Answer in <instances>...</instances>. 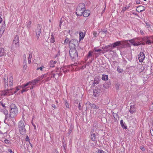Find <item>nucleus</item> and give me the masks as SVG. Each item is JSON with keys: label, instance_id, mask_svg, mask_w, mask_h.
I'll use <instances>...</instances> for the list:
<instances>
[{"label": "nucleus", "instance_id": "nucleus-1", "mask_svg": "<svg viewBox=\"0 0 153 153\" xmlns=\"http://www.w3.org/2000/svg\"><path fill=\"white\" fill-rule=\"evenodd\" d=\"M85 9V4L83 3H79L78 5L76 10V13L78 16H81L82 15L83 11Z\"/></svg>", "mask_w": 153, "mask_h": 153}, {"label": "nucleus", "instance_id": "nucleus-2", "mask_svg": "<svg viewBox=\"0 0 153 153\" xmlns=\"http://www.w3.org/2000/svg\"><path fill=\"white\" fill-rule=\"evenodd\" d=\"M10 117L13 118L16 116L18 113V110L15 105L12 104L10 105Z\"/></svg>", "mask_w": 153, "mask_h": 153}, {"label": "nucleus", "instance_id": "nucleus-3", "mask_svg": "<svg viewBox=\"0 0 153 153\" xmlns=\"http://www.w3.org/2000/svg\"><path fill=\"white\" fill-rule=\"evenodd\" d=\"M18 127L20 133L24 135L25 134L26 130L25 127V124L23 121H20L18 124Z\"/></svg>", "mask_w": 153, "mask_h": 153}, {"label": "nucleus", "instance_id": "nucleus-4", "mask_svg": "<svg viewBox=\"0 0 153 153\" xmlns=\"http://www.w3.org/2000/svg\"><path fill=\"white\" fill-rule=\"evenodd\" d=\"M69 53L70 56L72 60L73 61H75L76 58L78 57L77 52L76 48H71Z\"/></svg>", "mask_w": 153, "mask_h": 153}, {"label": "nucleus", "instance_id": "nucleus-5", "mask_svg": "<svg viewBox=\"0 0 153 153\" xmlns=\"http://www.w3.org/2000/svg\"><path fill=\"white\" fill-rule=\"evenodd\" d=\"M78 45V43L77 40L73 39H71L69 42V48H75V47L76 45Z\"/></svg>", "mask_w": 153, "mask_h": 153}, {"label": "nucleus", "instance_id": "nucleus-6", "mask_svg": "<svg viewBox=\"0 0 153 153\" xmlns=\"http://www.w3.org/2000/svg\"><path fill=\"white\" fill-rule=\"evenodd\" d=\"M128 40H125L123 41H120L121 43L120 45L123 48H125L130 47V45L128 43Z\"/></svg>", "mask_w": 153, "mask_h": 153}, {"label": "nucleus", "instance_id": "nucleus-7", "mask_svg": "<svg viewBox=\"0 0 153 153\" xmlns=\"http://www.w3.org/2000/svg\"><path fill=\"white\" fill-rule=\"evenodd\" d=\"M101 79L100 77L99 76H96L94 78L93 82V83L92 85V86L94 87L95 85H97L99 83Z\"/></svg>", "mask_w": 153, "mask_h": 153}, {"label": "nucleus", "instance_id": "nucleus-8", "mask_svg": "<svg viewBox=\"0 0 153 153\" xmlns=\"http://www.w3.org/2000/svg\"><path fill=\"white\" fill-rule=\"evenodd\" d=\"M37 29L36 30V36L38 39L39 37L40 34L41 33V29L42 27L39 24H38L37 25Z\"/></svg>", "mask_w": 153, "mask_h": 153}, {"label": "nucleus", "instance_id": "nucleus-9", "mask_svg": "<svg viewBox=\"0 0 153 153\" xmlns=\"http://www.w3.org/2000/svg\"><path fill=\"white\" fill-rule=\"evenodd\" d=\"M100 91L99 89L97 88L94 90L93 95L96 97H98L100 94Z\"/></svg>", "mask_w": 153, "mask_h": 153}, {"label": "nucleus", "instance_id": "nucleus-10", "mask_svg": "<svg viewBox=\"0 0 153 153\" xmlns=\"http://www.w3.org/2000/svg\"><path fill=\"white\" fill-rule=\"evenodd\" d=\"M138 59L139 61L142 62L145 58V55L143 52H141L138 55Z\"/></svg>", "mask_w": 153, "mask_h": 153}, {"label": "nucleus", "instance_id": "nucleus-11", "mask_svg": "<svg viewBox=\"0 0 153 153\" xmlns=\"http://www.w3.org/2000/svg\"><path fill=\"white\" fill-rule=\"evenodd\" d=\"M137 8L136 10L138 13L144 11L145 10V7L141 5H140L137 7Z\"/></svg>", "mask_w": 153, "mask_h": 153}, {"label": "nucleus", "instance_id": "nucleus-12", "mask_svg": "<svg viewBox=\"0 0 153 153\" xmlns=\"http://www.w3.org/2000/svg\"><path fill=\"white\" fill-rule=\"evenodd\" d=\"M4 83L5 86V88H7L8 87V79L7 77H6V76H4Z\"/></svg>", "mask_w": 153, "mask_h": 153}, {"label": "nucleus", "instance_id": "nucleus-13", "mask_svg": "<svg viewBox=\"0 0 153 153\" xmlns=\"http://www.w3.org/2000/svg\"><path fill=\"white\" fill-rule=\"evenodd\" d=\"M129 42H130L132 45L134 46H137L140 45L141 43L140 42H135V41L134 39H131L128 40Z\"/></svg>", "mask_w": 153, "mask_h": 153}, {"label": "nucleus", "instance_id": "nucleus-14", "mask_svg": "<svg viewBox=\"0 0 153 153\" xmlns=\"http://www.w3.org/2000/svg\"><path fill=\"white\" fill-rule=\"evenodd\" d=\"M142 40L145 42H146V44L148 45L151 44V42L149 40V38L148 37H144L142 38Z\"/></svg>", "mask_w": 153, "mask_h": 153}, {"label": "nucleus", "instance_id": "nucleus-15", "mask_svg": "<svg viewBox=\"0 0 153 153\" xmlns=\"http://www.w3.org/2000/svg\"><path fill=\"white\" fill-rule=\"evenodd\" d=\"M19 36L16 35L14 37L13 44L17 45H19Z\"/></svg>", "mask_w": 153, "mask_h": 153}, {"label": "nucleus", "instance_id": "nucleus-16", "mask_svg": "<svg viewBox=\"0 0 153 153\" xmlns=\"http://www.w3.org/2000/svg\"><path fill=\"white\" fill-rule=\"evenodd\" d=\"M19 45H15L12 44L11 47V49L12 52H13L15 50L19 48Z\"/></svg>", "mask_w": 153, "mask_h": 153}, {"label": "nucleus", "instance_id": "nucleus-17", "mask_svg": "<svg viewBox=\"0 0 153 153\" xmlns=\"http://www.w3.org/2000/svg\"><path fill=\"white\" fill-rule=\"evenodd\" d=\"M90 13V12L89 10H85V11H83V13L82 15L84 16V17H86L88 16Z\"/></svg>", "mask_w": 153, "mask_h": 153}, {"label": "nucleus", "instance_id": "nucleus-18", "mask_svg": "<svg viewBox=\"0 0 153 153\" xmlns=\"http://www.w3.org/2000/svg\"><path fill=\"white\" fill-rule=\"evenodd\" d=\"M129 111L131 114H133L134 112H136L135 108L134 105H131Z\"/></svg>", "mask_w": 153, "mask_h": 153}, {"label": "nucleus", "instance_id": "nucleus-19", "mask_svg": "<svg viewBox=\"0 0 153 153\" xmlns=\"http://www.w3.org/2000/svg\"><path fill=\"white\" fill-rule=\"evenodd\" d=\"M121 43V42L120 41H117L111 44L112 45L113 48H114L117 46L120 45Z\"/></svg>", "mask_w": 153, "mask_h": 153}, {"label": "nucleus", "instance_id": "nucleus-20", "mask_svg": "<svg viewBox=\"0 0 153 153\" xmlns=\"http://www.w3.org/2000/svg\"><path fill=\"white\" fill-rule=\"evenodd\" d=\"M5 53L4 48H0V57L5 55Z\"/></svg>", "mask_w": 153, "mask_h": 153}, {"label": "nucleus", "instance_id": "nucleus-21", "mask_svg": "<svg viewBox=\"0 0 153 153\" xmlns=\"http://www.w3.org/2000/svg\"><path fill=\"white\" fill-rule=\"evenodd\" d=\"M90 139L92 141H94L96 140V135L94 133H91Z\"/></svg>", "mask_w": 153, "mask_h": 153}, {"label": "nucleus", "instance_id": "nucleus-22", "mask_svg": "<svg viewBox=\"0 0 153 153\" xmlns=\"http://www.w3.org/2000/svg\"><path fill=\"white\" fill-rule=\"evenodd\" d=\"M89 105H90V107L91 108L93 109H97L99 108V107L98 106L94 104H91V103H90Z\"/></svg>", "mask_w": 153, "mask_h": 153}, {"label": "nucleus", "instance_id": "nucleus-23", "mask_svg": "<svg viewBox=\"0 0 153 153\" xmlns=\"http://www.w3.org/2000/svg\"><path fill=\"white\" fill-rule=\"evenodd\" d=\"M120 124L122 127L124 129H126L127 126L125 125V123H123V121L122 120H121L120 121Z\"/></svg>", "mask_w": 153, "mask_h": 153}, {"label": "nucleus", "instance_id": "nucleus-24", "mask_svg": "<svg viewBox=\"0 0 153 153\" xmlns=\"http://www.w3.org/2000/svg\"><path fill=\"white\" fill-rule=\"evenodd\" d=\"M41 80V79L39 77H37L36 79H34L33 80H32L31 82L32 83H37L38 81Z\"/></svg>", "mask_w": 153, "mask_h": 153}, {"label": "nucleus", "instance_id": "nucleus-25", "mask_svg": "<svg viewBox=\"0 0 153 153\" xmlns=\"http://www.w3.org/2000/svg\"><path fill=\"white\" fill-rule=\"evenodd\" d=\"M5 94H4V96H8L10 95V91H9L10 90H9V89H8V88H6V89L5 88Z\"/></svg>", "mask_w": 153, "mask_h": 153}, {"label": "nucleus", "instance_id": "nucleus-26", "mask_svg": "<svg viewBox=\"0 0 153 153\" xmlns=\"http://www.w3.org/2000/svg\"><path fill=\"white\" fill-rule=\"evenodd\" d=\"M107 47H108V48H107V50L106 51L111 52L113 48L111 44H110L109 45H108Z\"/></svg>", "mask_w": 153, "mask_h": 153}, {"label": "nucleus", "instance_id": "nucleus-27", "mask_svg": "<svg viewBox=\"0 0 153 153\" xmlns=\"http://www.w3.org/2000/svg\"><path fill=\"white\" fill-rule=\"evenodd\" d=\"M79 42L80 41L81 39H83L85 36L83 32H81L79 34Z\"/></svg>", "mask_w": 153, "mask_h": 153}, {"label": "nucleus", "instance_id": "nucleus-28", "mask_svg": "<svg viewBox=\"0 0 153 153\" xmlns=\"http://www.w3.org/2000/svg\"><path fill=\"white\" fill-rule=\"evenodd\" d=\"M31 83H32L31 81L29 82L26 83V84L22 85V88H25L27 86H28L29 85H31Z\"/></svg>", "mask_w": 153, "mask_h": 153}, {"label": "nucleus", "instance_id": "nucleus-29", "mask_svg": "<svg viewBox=\"0 0 153 153\" xmlns=\"http://www.w3.org/2000/svg\"><path fill=\"white\" fill-rule=\"evenodd\" d=\"M102 80L105 81L107 80L108 79V76L107 75H102Z\"/></svg>", "mask_w": 153, "mask_h": 153}, {"label": "nucleus", "instance_id": "nucleus-30", "mask_svg": "<svg viewBox=\"0 0 153 153\" xmlns=\"http://www.w3.org/2000/svg\"><path fill=\"white\" fill-rule=\"evenodd\" d=\"M10 117V114H8L7 115H5V120H4V122L5 123V121L6 120H9V119Z\"/></svg>", "mask_w": 153, "mask_h": 153}, {"label": "nucleus", "instance_id": "nucleus-31", "mask_svg": "<svg viewBox=\"0 0 153 153\" xmlns=\"http://www.w3.org/2000/svg\"><path fill=\"white\" fill-rule=\"evenodd\" d=\"M55 42L54 37L53 35H52L51 38V42L53 43Z\"/></svg>", "mask_w": 153, "mask_h": 153}, {"label": "nucleus", "instance_id": "nucleus-32", "mask_svg": "<svg viewBox=\"0 0 153 153\" xmlns=\"http://www.w3.org/2000/svg\"><path fill=\"white\" fill-rule=\"evenodd\" d=\"M32 57V55L31 53H29V56L28 58V63L29 64H30L31 63V59Z\"/></svg>", "mask_w": 153, "mask_h": 153}, {"label": "nucleus", "instance_id": "nucleus-33", "mask_svg": "<svg viewBox=\"0 0 153 153\" xmlns=\"http://www.w3.org/2000/svg\"><path fill=\"white\" fill-rule=\"evenodd\" d=\"M48 73H47L46 74H43L41 76H39V77L41 79V80L43 78L45 77H47V75H48Z\"/></svg>", "mask_w": 153, "mask_h": 153}, {"label": "nucleus", "instance_id": "nucleus-34", "mask_svg": "<svg viewBox=\"0 0 153 153\" xmlns=\"http://www.w3.org/2000/svg\"><path fill=\"white\" fill-rule=\"evenodd\" d=\"M29 88V87H27L26 88L25 87V88H22V90L21 91V93H23V92H24L26 91H27L28 90V88Z\"/></svg>", "mask_w": 153, "mask_h": 153}, {"label": "nucleus", "instance_id": "nucleus-35", "mask_svg": "<svg viewBox=\"0 0 153 153\" xmlns=\"http://www.w3.org/2000/svg\"><path fill=\"white\" fill-rule=\"evenodd\" d=\"M31 22L30 21H29L26 23L27 27L28 28H30L31 26Z\"/></svg>", "mask_w": 153, "mask_h": 153}, {"label": "nucleus", "instance_id": "nucleus-36", "mask_svg": "<svg viewBox=\"0 0 153 153\" xmlns=\"http://www.w3.org/2000/svg\"><path fill=\"white\" fill-rule=\"evenodd\" d=\"M92 53L93 52L91 51H89L87 55V59L92 56Z\"/></svg>", "mask_w": 153, "mask_h": 153}, {"label": "nucleus", "instance_id": "nucleus-37", "mask_svg": "<svg viewBox=\"0 0 153 153\" xmlns=\"http://www.w3.org/2000/svg\"><path fill=\"white\" fill-rule=\"evenodd\" d=\"M65 106L66 108H69V104L67 102V100H65Z\"/></svg>", "mask_w": 153, "mask_h": 153}, {"label": "nucleus", "instance_id": "nucleus-38", "mask_svg": "<svg viewBox=\"0 0 153 153\" xmlns=\"http://www.w3.org/2000/svg\"><path fill=\"white\" fill-rule=\"evenodd\" d=\"M69 39L68 38H66L65 40L64 41V43L65 44H66L69 43Z\"/></svg>", "mask_w": 153, "mask_h": 153}, {"label": "nucleus", "instance_id": "nucleus-39", "mask_svg": "<svg viewBox=\"0 0 153 153\" xmlns=\"http://www.w3.org/2000/svg\"><path fill=\"white\" fill-rule=\"evenodd\" d=\"M0 104L1 105L4 109H5L6 108V106H5V104L3 103L2 101H0Z\"/></svg>", "mask_w": 153, "mask_h": 153}, {"label": "nucleus", "instance_id": "nucleus-40", "mask_svg": "<svg viewBox=\"0 0 153 153\" xmlns=\"http://www.w3.org/2000/svg\"><path fill=\"white\" fill-rule=\"evenodd\" d=\"M117 71L119 73H121L123 71V69L120 68L119 67H118L117 69Z\"/></svg>", "mask_w": 153, "mask_h": 153}, {"label": "nucleus", "instance_id": "nucleus-41", "mask_svg": "<svg viewBox=\"0 0 153 153\" xmlns=\"http://www.w3.org/2000/svg\"><path fill=\"white\" fill-rule=\"evenodd\" d=\"M145 23L146 24V26L148 28H149L150 27V25L149 24V22H145Z\"/></svg>", "mask_w": 153, "mask_h": 153}, {"label": "nucleus", "instance_id": "nucleus-42", "mask_svg": "<svg viewBox=\"0 0 153 153\" xmlns=\"http://www.w3.org/2000/svg\"><path fill=\"white\" fill-rule=\"evenodd\" d=\"M15 89H14V88H12V89H9L10 91H10V95H12L13 94H14L13 93V90H15Z\"/></svg>", "mask_w": 153, "mask_h": 153}, {"label": "nucleus", "instance_id": "nucleus-43", "mask_svg": "<svg viewBox=\"0 0 153 153\" xmlns=\"http://www.w3.org/2000/svg\"><path fill=\"white\" fill-rule=\"evenodd\" d=\"M9 85L10 87H11L13 85V81H10L9 82Z\"/></svg>", "mask_w": 153, "mask_h": 153}, {"label": "nucleus", "instance_id": "nucleus-44", "mask_svg": "<svg viewBox=\"0 0 153 153\" xmlns=\"http://www.w3.org/2000/svg\"><path fill=\"white\" fill-rule=\"evenodd\" d=\"M25 141H27V142H30V139L29 138L28 136L27 135H26V138H25Z\"/></svg>", "mask_w": 153, "mask_h": 153}, {"label": "nucleus", "instance_id": "nucleus-45", "mask_svg": "<svg viewBox=\"0 0 153 153\" xmlns=\"http://www.w3.org/2000/svg\"><path fill=\"white\" fill-rule=\"evenodd\" d=\"M129 7V6H128L127 7H123V8L122 10V11H125L126 9H128Z\"/></svg>", "mask_w": 153, "mask_h": 153}, {"label": "nucleus", "instance_id": "nucleus-46", "mask_svg": "<svg viewBox=\"0 0 153 153\" xmlns=\"http://www.w3.org/2000/svg\"><path fill=\"white\" fill-rule=\"evenodd\" d=\"M61 69L64 73H65L67 72V70H66V68H65V67H63L62 68H61Z\"/></svg>", "mask_w": 153, "mask_h": 153}, {"label": "nucleus", "instance_id": "nucleus-47", "mask_svg": "<svg viewBox=\"0 0 153 153\" xmlns=\"http://www.w3.org/2000/svg\"><path fill=\"white\" fill-rule=\"evenodd\" d=\"M44 68V67L43 66H42L41 67H40L39 68H37V70H38L39 69H40L41 71H43V69Z\"/></svg>", "mask_w": 153, "mask_h": 153}, {"label": "nucleus", "instance_id": "nucleus-48", "mask_svg": "<svg viewBox=\"0 0 153 153\" xmlns=\"http://www.w3.org/2000/svg\"><path fill=\"white\" fill-rule=\"evenodd\" d=\"M3 113L5 115H6L8 114V111L7 110H4L3 112Z\"/></svg>", "mask_w": 153, "mask_h": 153}, {"label": "nucleus", "instance_id": "nucleus-49", "mask_svg": "<svg viewBox=\"0 0 153 153\" xmlns=\"http://www.w3.org/2000/svg\"><path fill=\"white\" fill-rule=\"evenodd\" d=\"M98 153H105V152L102 150H99L98 151Z\"/></svg>", "mask_w": 153, "mask_h": 153}, {"label": "nucleus", "instance_id": "nucleus-50", "mask_svg": "<svg viewBox=\"0 0 153 153\" xmlns=\"http://www.w3.org/2000/svg\"><path fill=\"white\" fill-rule=\"evenodd\" d=\"M15 89V91L13 92L14 94L16 93V92H17L19 90V89L18 88H16V89L14 88Z\"/></svg>", "mask_w": 153, "mask_h": 153}, {"label": "nucleus", "instance_id": "nucleus-51", "mask_svg": "<svg viewBox=\"0 0 153 153\" xmlns=\"http://www.w3.org/2000/svg\"><path fill=\"white\" fill-rule=\"evenodd\" d=\"M59 75V74H57V73H56V74H52V76H51V78H55V75Z\"/></svg>", "mask_w": 153, "mask_h": 153}, {"label": "nucleus", "instance_id": "nucleus-52", "mask_svg": "<svg viewBox=\"0 0 153 153\" xmlns=\"http://www.w3.org/2000/svg\"><path fill=\"white\" fill-rule=\"evenodd\" d=\"M98 34L96 32H94L93 33V35L94 37H96L97 36Z\"/></svg>", "mask_w": 153, "mask_h": 153}, {"label": "nucleus", "instance_id": "nucleus-53", "mask_svg": "<svg viewBox=\"0 0 153 153\" xmlns=\"http://www.w3.org/2000/svg\"><path fill=\"white\" fill-rule=\"evenodd\" d=\"M51 64H55L56 63V61H51L50 62Z\"/></svg>", "mask_w": 153, "mask_h": 153}, {"label": "nucleus", "instance_id": "nucleus-54", "mask_svg": "<svg viewBox=\"0 0 153 153\" xmlns=\"http://www.w3.org/2000/svg\"><path fill=\"white\" fill-rule=\"evenodd\" d=\"M5 30L4 28H1L0 29V31L1 32L2 31V33H3Z\"/></svg>", "mask_w": 153, "mask_h": 153}, {"label": "nucleus", "instance_id": "nucleus-55", "mask_svg": "<svg viewBox=\"0 0 153 153\" xmlns=\"http://www.w3.org/2000/svg\"><path fill=\"white\" fill-rule=\"evenodd\" d=\"M51 79V78H50V77H48L47 78H46V79H45V81L47 82L48 81H49Z\"/></svg>", "mask_w": 153, "mask_h": 153}, {"label": "nucleus", "instance_id": "nucleus-56", "mask_svg": "<svg viewBox=\"0 0 153 153\" xmlns=\"http://www.w3.org/2000/svg\"><path fill=\"white\" fill-rule=\"evenodd\" d=\"M9 141L7 139H5L4 140V142L6 144H8L9 143Z\"/></svg>", "mask_w": 153, "mask_h": 153}, {"label": "nucleus", "instance_id": "nucleus-57", "mask_svg": "<svg viewBox=\"0 0 153 153\" xmlns=\"http://www.w3.org/2000/svg\"><path fill=\"white\" fill-rule=\"evenodd\" d=\"M95 51L97 52H100L102 51V50L101 49H96L95 48L94 49Z\"/></svg>", "mask_w": 153, "mask_h": 153}, {"label": "nucleus", "instance_id": "nucleus-58", "mask_svg": "<svg viewBox=\"0 0 153 153\" xmlns=\"http://www.w3.org/2000/svg\"><path fill=\"white\" fill-rule=\"evenodd\" d=\"M5 94V90L4 91H2L1 95V96H4V94Z\"/></svg>", "mask_w": 153, "mask_h": 153}, {"label": "nucleus", "instance_id": "nucleus-59", "mask_svg": "<svg viewBox=\"0 0 153 153\" xmlns=\"http://www.w3.org/2000/svg\"><path fill=\"white\" fill-rule=\"evenodd\" d=\"M62 19H61L60 20V23H59V26L60 27H61V25H62Z\"/></svg>", "mask_w": 153, "mask_h": 153}, {"label": "nucleus", "instance_id": "nucleus-60", "mask_svg": "<svg viewBox=\"0 0 153 153\" xmlns=\"http://www.w3.org/2000/svg\"><path fill=\"white\" fill-rule=\"evenodd\" d=\"M8 151L9 152H10V153H14L10 149H8Z\"/></svg>", "mask_w": 153, "mask_h": 153}, {"label": "nucleus", "instance_id": "nucleus-61", "mask_svg": "<svg viewBox=\"0 0 153 153\" xmlns=\"http://www.w3.org/2000/svg\"><path fill=\"white\" fill-rule=\"evenodd\" d=\"M108 47H107V45H106L104 47H102V48L103 49H107V48H108Z\"/></svg>", "mask_w": 153, "mask_h": 153}, {"label": "nucleus", "instance_id": "nucleus-62", "mask_svg": "<svg viewBox=\"0 0 153 153\" xmlns=\"http://www.w3.org/2000/svg\"><path fill=\"white\" fill-rule=\"evenodd\" d=\"M81 107V105L80 104V102H79V103L78 104V107L79 108V110H80Z\"/></svg>", "mask_w": 153, "mask_h": 153}, {"label": "nucleus", "instance_id": "nucleus-63", "mask_svg": "<svg viewBox=\"0 0 153 153\" xmlns=\"http://www.w3.org/2000/svg\"><path fill=\"white\" fill-rule=\"evenodd\" d=\"M136 3L137 4H140V0H137L136 1Z\"/></svg>", "mask_w": 153, "mask_h": 153}, {"label": "nucleus", "instance_id": "nucleus-64", "mask_svg": "<svg viewBox=\"0 0 153 153\" xmlns=\"http://www.w3.org/2000/svg\"><path fill=\"white\" fill-rule=\"evenodd\" d=\"M150 133H151V135L152 136H153V130H150Z\"/></svg>", "mask_w": 153, "mask_h": 153}]
</instances>
